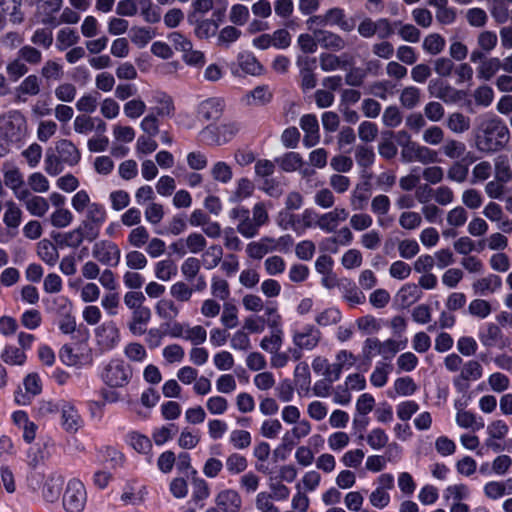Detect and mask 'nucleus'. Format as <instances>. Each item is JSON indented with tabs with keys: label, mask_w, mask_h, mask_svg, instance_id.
Segmentation results:
<instances>
[{
	"label": "nucleus",
	"mask_w": 512,
	"mask_h": 512,
	"mask_svg": "<svg viewBox=\"0 0 512 512\" xmlns=\"http://www.w3.org/2000/svg\"><path fill=\"white\" fill-rule=\"evenodd\" d=\"M509 139V129L498 117L482 119L477 128L476 146L482 152H497L507 145Z\"/></svg>",
	"instance_id": "nucleus-1"
},
{
	"label": "nucleus",
	"mask_w": 512,
	"mask_h": 512,
	"mask_svg": "<svg viewBox=\"0 0 512 512\" xmlns=\"http://www.w3.org/2000/svg\"><path fill=\"white\" fill-rule=\"evenodd\" d=\"M236 122L222 123L221 125H208L201 132V140L207 145L220 146L230 141L238 132Z\"/></svg>",
	"instance_id": "nucleus-2"
},
{
	"label": "nucleus",
	"mask_w": 512,
	"mask_h": 512,
	"mask_svg": "<svg viewBox=\"0 0 512 512\" xmlns=\"http://www.w3.org/2000/svg\"><path fill=\"white\" fill-rule=\"evenodd\" d=\"M87 501L84 484L78 479L68 481L63 494V507L66 512H82Z\"/></svg>",
	"instance_id": "nucleus-3"
},
{
	"label": "nucleus",
	"mask_w": 512,
	"mask_h": 512,
	"mask_svg": "<svg viewBox=\"0 0 512 512\" xmlns=\"http://www.w3.org/2000/svg\"><path fill=\"white\" fill-rule=\"evenodd\" d=\"M307 24L310 29H312V25L321 27L338 26L344 32H351L354 28V25L346 20L344 10L339 7L330 8L324 14L310 17Z\"/></svg>",
	"instance_id": "nucleus-4"
},
{
	"label": "nucleus",
	"mask_w": 512,
	"mask_h": 512,
	"mask_svg": "<svg viewBox=\"0 0 512 512\" xmlns=\"http://www.w3.org/2000/svg\"><path fill=\"white\" fill-rule=\"evenodd\" d=\"M132 372L123 361L111 360L104 368L102 378L110 387H123L130 378Z\"/></svg>",
	"instance_id": "nucleus-5"
},
{
	"label": "nucleus",
	"mask_w": 512,
	"mask_h": 512,
	"mask_svg": "<svg viewBox=\"0 0 512 512\" xmlns=\"http://www.w3.org/2000/svg\"><path fill=\"white\" fill-rule=\"evenodd\" d=\"M92 256L99 263L114 267L120 262L121 251L114 242L100 240L93 244Z\"/></svg>",
	"instance_id": "nucleus-6"
},
{
	"label": "nucleus",
	"mask_w": 512,
	"mask_h": 512,
	"mask_svg": "<svg viewBox=\"0 0 512 512\" xmlns=\"http://www.w3.org/2000/svg\"><path fill=\"white\" fill-rule=\"evenodd\" d=\"M316 63L317 60L313 57L301 55L297 58L296 65L300 71L301 87L303 90L313 89L317 84L316 76L314 74Z\"/></svg>",
	"instance_id": "nucleus-7"
},
{
	"label": "nucleus",
	"mask_w": 512,
	"mask_h": 512,
	"mask_svg": "<svg viewBox=\"0 0 512 512\" xmlns=\"http://www.w3.org/2000/svg\"><path fill=\"white\" fill-rule=\"evenodd\" d=\"M314 35L317 37L319 46L325 50L339 52L344 50L347 46L345 39L335 32L315 29Z\"/></svg>",
	"instance_id": "nucleus-8"
},
{
	"label": "nucleus",
	"mask_w": 512,
	"mask_h": 512,
	"mask_svg": "<svg viewBox=\"0 0 512 512\" xmlns=\"http://www.w3.org/2000/svg\"><path fill=\"white\" fill-rule=\"evenodd\" d=\"M321 339V332L313 325L305 326L302 331L295 332L293 335V343L304 350L314 349Z\"/></svg>",
	"instance_id": "nucleus-9"
},
{
	"label": "nucleus",
	"mask_w": 512,
	"mask_h": 512,
	"mask_svg": "<svg viewBox=\"0 0 512 512\" xmlns=\"http://www.w3.org/2000/svg\"><path fill=\"white\" fill-rule=\"evenodd\" d=\"M300 127L305 132L303 144L308 148L316 146L320 141L317 117L313 114L303 115L300 119Z\"/></svg>",
	"instance_id": "nucleus-10"
},
{
	"label": "nucleus",
	"mask_w": 512,
	"mask_h": 512,
	"mask_svg": "<svg viewBox=\"0 0 512 512\" xmlns=\"http://www.w3.org/2000/svg\"><path fill=\"white\" fill-rule=\"evenodd\" d=\"M428 92L445 103H453L460 98L459 92L455 88L441 80H431L428 84Z\"/></svg>",
	"instance_id": "nucleus-11"
},
{
	"label": "nucleus",
	"mask_w": 512,
	"mask_h": 512,
	"mask_svg": "<svg viewBox=\"0 0 512 512\" xmlns=\"http://www.w3.org/2000/svg\"><path fill=\"white\" fill-rule=\"evenodd\" d=\"M216 505L223 512H240L242 498L239 493L232 489L219 492L215 499Z\"/></svg>",
	"instance_id": "nucleus-12"
},
{
	"label": "nucleus",
	"mask_w": 512,
	"mask_h": 512,
	"mask_svg": "<svg viewBox=\"0 0 512 512\" xmlns=\"http://www.w3.org/2000/svg\"><path fill=\"white\" fill-rule=\"evenodd\" d=\"M278 242L272 237H262L259 241L247 245L246 252L252 259H262L266 254L277 251Z\"/></svg>",
	"instance_id": "nucleus-13"
},
{
	"label": "nucleus",
	"mask_w": 512,
	"mask_h": 512,
	"mask_svg": "<svg viewBox=\"0 0 512 512\" xmlns=\"http://www.w3.org/2000/svg\"><path fill=\"white\" fill-rule=\"evenodd\" d=\"M224 102L219 98H209L200 103L198 117L204 121L218 120L223 112Z\"/></svg>",
	"instance_id": "nucleus-14"
},
{
	"label": "nucleus",
	"mask_w": 512,
	"mask_h": 512,
	"mask_svg": "<svg viewBox=\"0 0 512 512\" xmlns=\"http://www.w3.org/2000/svg\"><path fill=\"white\" fill-rule=\"evenodd\" d=\"M6 129L7 134L11 138L20 140L27 131V121L25 116L18 110L9 112Z\"/></svg>",
	"instance_id": "nucleus-15"
},
{
	"label": "nucleus",
	"mask_w": 512,
	"mask_h": 512,
	"mask_svg": "<svg viewBox=\"0 0 512 512\" xmlns=\"http://www.w3.org/2000/svg\"><path fill=\"white\" fill-rule=\"evenodd\" d=\"M61 424L68 433H76L82 426V419L76 408L65 403L61 408Z\"/></svg>",
	"instance_id": "nucleus-16"
},
{
	"label": "nucleus",
	"mask_w": 512,
	"mask_h": 512,
	"mask_svg": "<svg viewBox=\"0 0 512 512\" xmlns=\"http://www.w3.org/2000/svg\"><path fill=\"white\" fill-rule=\"evenodd\" d=\"M41 79L30 74L26 76L21 83L15 88L16 99L18 101H26L25 96H36L41 91Z\"/></svg>",
	"instance_id": "nucleus-17"
},
{
	"label": "nucleus",
	"mask_w": 512,
	"mask_h": 512,
	"mask_svg": "<svg viewBox=\"0 0 512 512\" xmlns=\"http://www.w3.org/2000/svg\"><path fill=\"white\" fill-rule=\"evenodd\" d=\"M56 152L60 156V160L68 166H75L81 159V154L78 148L67 139H62L56 143Z\"/></svg>",
	"instance_id": "nucleus-18"
},
{
	"label": "nucleus",
	"mask_w": 512,
	"mask_h": 512,
	"mask_svg": "<svg viewBox=\"0 0 512 512\" xmlns=\"http://www.w3.org/2000/svg\"><path fill=\"white\" fill-rule=\"evenodd\" d=\"M96 336L98 343L106 350L112 349L119 342V330L114 323H105L101 325Z\"/></svg>",
	"instance_id": "nucleus-19"
},
{
	"label": "nucleus",
	"mask_w": 512,
	"mask_h": 512,
	"mask_svg": "<svg viewBox=\"0 0 512 512\" xmlns=\"http://www.w3.org/2000/svg\"><path fill=\"white\" fill-rule=\"evenodd\" d=\"M151 315V310L148 307L133 311L131 321L128 324L129 331L136 336L145 334Z\"/></svg>",
	"instance_id": "nucleus-20"
},
{
	"label": "nucleus",
	"mask_w": 512,
	"mask_h": 512,
	"mask_svg": "<svg viewBox=\"0 0 512 512\" xmlns=\"http://www.w3.org/2000/svg\"><path fill=\"white\" fill-rule=\"evenodd\" d=\"M187 19L191 25L195 26V35L200 39H206L214 36L217 32L218 24L214 20H200L198 17H196L195 13H190Z\"/></svg>",
	"instance_id": "nucleus-21"
},
{
	"label": "nucleus",
	"mask_w": 512,
	"mask_h": 512,
	"mask_svg": "<svg viewBox=\"0 0 512 512\" xmlns=\"http://www.w3.org/2000/svg\"><path fill=\"white\" fill-rule=\"evenodd\" d=\"M479 339L485 347L500 346L504 347V334L495 323H488L483 331L479 334Z\"/></svg>",
	"instance_id": "nucleus-22"
},
{
	"label": "nucleus",
	"mask_w": 512,
	"mask_h": 512,
	"mask_svg": "<svg viewBox=\"0 0 512 512\" xmlns=\"http://www.w3.org/2000/svg\"><path fill=\"white\" fill-rule=\"evenodd\" d=\"M502 286V280L498 275L489 274L486 277L476 280L472 284L473 291L476 295L485 296L492 294Z\"/></svg>",
	"instance_id": "nucleus-23"
},
{
	"label": "nucleus",
	"mask_w": 512,
	"mask_h": 512,
	"mask_svg": "<svg viewBox=\"0 0 512 512\" xmlns=\"http://www.w3.org/2000/svg\"><path fill=\"white\" fill-rule=\"evenodd\" d=\"M63 478L60 475H50L43 486L42 495L47 502L53 503L59 499L63 486Z\"/></svg>",
	"instance_id": "nucleus-24"
},
{
	"label": "nucleus",
	"mask_w": 512,
	"mask_h": 512,
	"mask_svg": "<svg viewBox=\"0 0 512 512\" xmlns=\"http://www.w3.org/2000/svg\"><path fill=\"white\" fill-rule=\"evenodd\" d=\"M59 300L62 302L59 308V311L61 313L59 329L64 334H71L76 329L75 318L71 315L72 304L66 298H60Z\"/></svg>",
	"instance_id": "nucleus-25"
},
{
	"label": "nucleus",
	"mask_w": 512,
	"mask_h": 512,
	"mask_svg": "<svg viewBox=\"0 0 512 512\" xmlns=\"http://www.w3.org/2000/svg\"><path fill=\"white\" fill-rule=\"evenodd\" d=\"M24 387L26 390V394H29L30 396H27L25 394L16 395L15 400L17 403L26 405L30 402L31 397L36 396L41 392V383L40 378L37 374L31 373L28 374L24 379Z\"/></svg>",
	"instance_id": "nucleus-26"
},
{
	"label": "nucleus",
	"mask_w": 512,
	"mask_h": 512,
	"mask_svg": "<svg viewBox=\"0 0 512 512\" xmlns=\"http://www.w3.org/2000/svg\"><path fill=\"white\" fill-rule=\"evenodd\" d=\"M37 255L49 266H54L59 259L57 247L48 239H43L38 242Z\"/></svg>",
	"instance_id": "nucleus-27"
},
{
	"label": "nucleus",
	"mask_w": 512,
	"mask_h": 512,
	"mask_svg": "<svg viewBox=\"0 0 512 512\" xmlns=\"http://www.w3.org/2000/svg\"><path fill=\"white\" fill-rule=\"evenodd\" d=\"M40 75L47 83L60 81L64 76L63 66L57 61L49 59L41 67Z\"/></svg>",
	"instance_id": "nucleus-28"
},
{
	"label": "nucleus",
	"mask_w": 512,
	"mask_h": 512,
	"mask_svg": "<svg viewBox=\"0 0 512 512\" xmlns=\"http://www.w3.org/2000/svg\"><path fill=\"white\" fill-rule=\"evenodd\" d=\"M500 69L501 60L498 57L484 59L477 68V76L483 80H490Z\"/></svg>",
	"instance_id": "nucleus-29"
},
{
	"label": "nucleus",
	"mask_w": 512,
	"mask_h": 512,
	"mask_svg": "<svg viewBox=\"0 0 512 512\" xmlns=\"http://www.w3.org/2000/svg\"><path fill=\"white\" fill-rule=\"evenodd\" d=\"M54 239L59 246L73 249L78 248L86 240L78 228L63 234H57Z\"/></svg>",
	"instance_id": "nucleus-30"
},
{
	"label": "nucleus",
	"mask_w": 512,
	"mask_h": 512,
	"mask_svg": "<svg viewBox=\"0 0 512 512\" xmlns=\"http://www.w3.org/2000/svg\"><path fill=\"white\" fill-rule=\"evenodd\" d=\"M283 344V330L271 329L268 336L263 337L260 341V348L270 354L276 353L281 349Z\"/></svg>",
	"instance_id": "nucleus-31"
},
{
	"label": "nucleus",
	"mask_w": 512,
	"mask_h": 512,
	"mask_svg": "<svg viewBox=\"0 0 512 512\" xmlns=\"http://www.w3.org/2000/svg\"><path fill=\"white\" fill-rule=\"evenodd\" d=\"M447 128L456 134H462L470 129V118L463 113H451L446 120Z\"/></svg>",
	"instance_id": "nucleus-32"
},
{
	"label": "nucleus",
	"mask_w": 512,
	"mask_h": 512,
	"mask_svg": "<svg viewBox=\"0 0 512 512\" xmlns=\"http://www.w3.org/2000/svg\"><path fill=\"white\" fill-rule=\"evenodd\" d=\"M155 312L162 320L168 322L179 315V308L172 300L163 298L157 302Z\"/></svg>",
	"instance_id": "nucleus-33"
},
{
	"label": "nucleus",
	"mask_w": 512,
	"mask_h": 512,
	"mask_svg": "<svg viewBox=\"0 0 512 512\" xmlns=\"http://www.w3.org/2000/svg\"><path fill=\"white\" fill-rule=\"evenodd\" d=\"M354 157L357 165L363 170L370 168L375 161L374 150L367 145H357L354 150Z\"/></svg>",
	"instance_id": "nucleus-34"
},
{
	"label": "nucleus",
	"mask_w": 512,
	"mask_h": 512,
	"mask_svg": "<svg viewBox=\"0 0 512 512\" xmlns=\"http://www.w3.org/2000/svg\"><path fill=\"white\" fill-rule=\"evenodd\" d=\"M239 67L243 72L251 75H260L263 71L262 65L251 53H240L238 56Z\"/></svg>",
	"instance_id": "nucleus-35"
},
{
	"label": "nucleus",
	"mask_w": 512,
	"mask_h": 512,
	"mask_svg": "<svg viewBox=\"0 0 512 512\" xmlns=\"http://www.w3.org/2000/svg\"><path fill=\"white\" fill-rule=\"evenodd\" d=\"M276 162L285 172H294L296 170H300L304 164L303 158L299 153L296 152H288L282 157L277 158Z\"/></svg>",
	"instance_id": "nucleus-36"
},
{
	"label": "nucleus",
	"mask_w": 512,
	"mask_h": 512,
	"mask_svg": "<svg viewBox=\"0 0 512 512\" xmlns=\"http://www.w3.org/2000/svg\"><path fill=\"white\" fill-rule=\"evenodd\" d=\"M399 101L402 107L406 109H413L418 106L421 101V92L415 86H407L402 89Z\"/></svg>",
	"instance_id": "nucleus-37"
},
{
	"label": "nucleus",
	"mask_w": 512,
	"mask_h": 512,
	"mask_svg": "<svg viewBox=\"0 0 512 512\" xmlns=\"http://www.w3.org/2000/svg\"><path fill=\"white\" fill-rule=\"evenodd\" d=\"M64 162L60 160L59 154L56 150L49 148L45 154L44 169L47 174L56 176L63 171Z\"/></svg>",
	"instance_id": "nucleus-38"
},
{
	"label": "nucleus",
	"mask_w": 512,
	"mask_h": 512,
	"mask_svg": "<svg viewBox=\"0 0 512 512\" xmlns=\"http://www.w3.org/2000/svg\"><path fill=\"white\" fill-rule=\"evenodd\" d=\"M369 90L373 96L386 100L388 96L395 93L396 84L390 80L375 81L370 85Z\"/></svg>",
	"instance_id": "nucleus-39"
},
{
	"label": "nucleus",
	"mask_w": 512,
	"mask_h": 512,
	"mask_svg": "<svg viewBox=\"0 0 512 512\" xmlns=\"http://www.w3.org/2000/svg\"><path fill=\"white\" fill-rule=\"evenodd\" d=\"M26 358L25 352L15 346H6L1 353V359L8 365L21 366Z\"/></svg>",
	"instance_id": "nucleus-40"
},
{
	"label": "nucleus",
	"mask_w": 512,
	"mask_h": 512,
	"mask_svg": "<svg viewBox=\"0 0 512 512\" xmlns=\"http://www.w3.org/2000/svg\"><path fill=\"white\" fill-rule=\"evenodd\" d=\"M495 178L508 182L512 178V169L508 157L506 155H499L494 159Z\"/></svg>",
	"instance_id": "nucleus-41"
},
{
	"label": "nucleus",
	"mask_w": 512,
	"mask_h": 512,
	"mask_svg": "<svg viewBox=\"0 0 512 512\" xmlns=\"http://www.w3.org/2000/svg\"><path fill=\"white\" fill-rule=\"evenodd\" d=\"M210 173L215 181L223 184L230 182L233 177L232 168L224 161L214 163Z\"/></svg>",
	"instance_id": "nucleus-42"
},
{
	"label": "nucleus",
	"mask_w": 512,
	"mask_h": 512,
	"mask_svg": "<svg viewBox=\"0 0 512 512\" xmlns=\"http://www.w3.org/2000/svg\"><path fill=\"white\" fill-rule=\"evenodd\" d=\"M445 43V39L440 34L432 33L424 38L423 49L431 55H437L443 51Z\"/></svg>",
	"instance_id": "nucleus-43"
},
{
	"label": "nucleus",
	"mask_w": 512,
	"mask_h": 512,
	"mask_svg": "<svg viewBox=\"0 0 512 512\" xmlns=\"http://www.w3.org/2000/svg\"><path fill=\"white\" fill-rule=\"evenodd\" d=\"M422 292L418 285L408 283L404 285L398 292V296L403 305H410L421 298Z\"/></svg>",
	"instance_id": "nucleus-44"
},
{
	"label": "nucleus",
	"mask_w": 512,
	"mask_h": 512,
	"mask_svg": "<svg viewBox=\"0 0 512 512\" xmlns=\"http://www.w3.org/2000/svg\"><path fill=\"white\" fill-rule=\"evenodd\" d=\"M79 40L80 37L74 30L70 28H63L57 33V48L60 51H63L68 47L77 44Z\"/></svg>",
	"instance_id": "nucleus-45"
},
{
	"label": "nucleus",
	"mask_w": 512,
	"mask_h": 512,
	"mask_svg": "<svg viewBox=\"0 0 512 512\" xmlns=\"http://www.w3.org/2000/svg\"><path fill=\"white\" fill-rule=\"evenodd\" d=\"M4 183L7 187H9L14 193L19 190L23 184L24 179L23 175L16 167L5 168L4 167Z\"/></svg>",
	"instance_id": "nucleus-46"
},
{
	"label": "nucleus",
	"mask_w": 512,
	"mask_h": 512,
	"mask_svg": "<svg viewBox=\"0 0 512 512\" xmlns=\"http://www.w3.org/2000/svg\"><path fill=\"white\" fill-rule=\"evenodd\" d=\"M177 273L176 264L170 260L159 261L155 266V276L161 281H168Z\"/></svg>",
	"instance_id": "nucleus-47"
},
{
	"label": "nucleus",
	"mask_w": 512,
	"mask_h": 512,
	"mask_svg": "<svg viewBox=\"0 0 512 512\" xmlns=\"http://www.w3.org/2000/svg\"><path fill=\"white\" fill-rule=\"evenodd\" d=\"M6 207L3 222L9 228H17L21 223L22 211L12 201L6 202Z\"/></svg>",
	"instance_id": "nucleus-48"
},
{
	"label": "nucleus",
	"mask_w": 512,
	"mask_h": 512,
	"mask_svg": "<svg viewBox=\"0 0 512 512\" xmlns=\"http://www.w3.org/2000/svg\"><path fill=\"white\" fill-rule=\"evenodd\" d=\"M221 323L227 329H232L238 326V308L232 303H225L221 314Z\"/></svg>",
	"instance_id": "nucleus-49"
},
{
	"label": "nucleus",
	"mask_w": 512,
	"mask_h": 512,
	"mask_svg": "<svg viewBox=\"0 0 512 512\" xmlns=\"http://www.w3.org/2000/svg\"><path fill=\"white\" fill-rule=\"evenodd\" d=\"M272 99V93L267 86H257L247 95L249 105H265Z\"/></svg>",
	"instance_id": "nucleus-50"
},
{
	"label": "nucleus",
	"mask_w": 512,
	"mask_h": 512,
	"mask_svg": "<svg viewBox=\"0 0 512 512\" xmlns=\"http://www.w3.org/2000/svg\"><path fill=\"white\" fill-rule=\"evenodd\" d=\"M18 58L26 65H38L42 61V53L34 46L24 45L18 51Z\"/></svg>",
	"instance_id": "nucleus-51"
},
{
	"label": "nucleus",
	"mask_w": 512,
	"mask_h": 512,
	"mask_svg": "<svg viewBox=\"0 0 512 512\" xmlns=\"http://www.w3.org/2000/svg\"><path fill=\"white\" fill-rule=\"evenodd\" d=\"M392 366L388 363H378L371 374L370 381L375 387H383L388 380Z\"/></svg>",
	"instance_id": "nucleus-52"
},
{
	"label": "nucleus",
	"mask_w": 512,
	"mask_h": 512,
	"mask_svg": "<svg viewBox=\"0 0 512 512\" xmlns=\"http://www.w3.org/2000/svg\"><path fill=\"white\" fill-rule=\"evenodd\" d=\"M441 150L446 157L450 159H457L464 155L466 151V146L461 141L455 139H448L445 141Z\"/></svg>",
	"instance_id": "nucleus-53"
},
{
	"label": "nucleus",
	"mask_w": 512,
	"mask_h": 512,
	"mask_svg": "<svg viewBox=\"0 0 512 512\" xmlns=\"http://www.w3.org/2000/svg\"><path fill=\"white\" fill-rule=\"evenodd\" d=\"M150 235L146 227L137 226L128 235V243L134 248H142L149 241Z\"/></svg>",
	"instance_id": "nucleus-54"
},
{
	"label": "nucleus",
	"mask_w": 512,
	"mask_h": 512,
	"mask_svg": "<svg viewBox=\"0 0 512 512\" xmlns=\"http://www.w3.org/2000/svg\"><path fill=\"white\" fill-rule=\"evenodd\" d=\"M241 36V31L235 26H226L222 28L217 37V45L228 48L231 43L237 41Z\"/></svg>",
	"instance_id": "nucleus-55"
},
{
	"label": "nucleus",
	"mask_w": 512,
	"mask_h": 512,
	"mask_svg": "<svg viewBox=\"0 0 512 512\" xmlns=\"http://www.w3.org/2000/svg\"><path fill=\"white\" fill-rule=\"evenodd\" d=\"M388 435L381 428L372 429L367 437L366 441L373 450H380L388 444Z\"/></svg>",
	"instance_id": "nucleus-56"
},
{
	"label": "nucleus",
	"mask_w": 512,
	"mask_h": 512,
	"mask_svg": "<svg viewBox=\"0 0 512 512\" xmlns=\"http://www.w3.org/2000/svg\"><path fill=\"white\" fill-rule=\"evenodd\" d=\"M498 43V37L495 32L484 30L477 36V46L488 54L494 50Z\"/></svg>",
	"instance_id": "nucleus-57"
},
{
	"label": "nucleus",
	"mask_w": 512,
	"mask_h": 512,
	"mask_svg": "<svg viewBox=\"0 0 512 512\" xmlns=\"http://www.w3.org/2000/svg\"><path fill=\"white\" fill-rule=\"evenodd\" d=\"M249 16V9L243 4H234L230 8L229 20L234 25H245L248 22Z\"/></svg>",
	"instance_id": "nucleus-58"
},
{
	"label": "nucleus",
	"mask_w": 512,
	"mask_h": 512,
	"mask_svg": "<svg viewBox=\"0 0 512 512\" xmlns=\"http://www.w3.org/2000/svg\"><path fill=\"white\" fill-rule=\"evenodd\" d=\"M295 383L300 389L309 391L310 389V370L309 366L305 362L297 364L294 371Z\"/></svg>",
	"instance_id": "nucleus-59"
},
{
	"label": "nucleus",
	"mask_w": 512,
	"mask_h": 512,
	"mask_svg": "<svg viewBox=\"0 0 512 512\" xmlns=\"http://www.w3.org/2000/svg\"><path fill=\"white\" fill-rule=\"evenodd\" d=\"M226 468L231 474H240L248 467L246 457L238 453L230 454L226 459Z\"/></svg>",
	"instance_id": "nucleus-60"
},
{
	"label": "nucleus",
	"mask_w": 512,
	"mask_h": 512,
	"mask_svg": "<svg viewBox=\"0 0 512 512\" xmlns=\"http://www.w3.org/2000/svg\"><path fill=\"white\" fill-rule=\"evenodd\" d=\"M223 249L220 245H211L203 254L204 264L207 269H213L221 263Z\"/></svg>",
	"instance_id": "nucleus-61"
},
{
	"label": "nucleus",
	"mask_w": 512,
	"mask_h": 512,
	"mask_svg": "<svg viewBox=\"0 0 512 512\" xmlns=\"http://www.w3.org/2000/svg\"><path fill=\"white\" fill-rule=\"evenodd\" d=\"M465 17L468 24L475 28L484 27L488 21L486 11L478 7L468 9Z\"/></svg>",
	"instance_id": "nucleus-62"
},
{
	"label": "nucleus",
	"mask_w": 512,
	"mask_h": 512,
	"mask_svg": "<svg viewBox=\"0 0 512 512\" xmlns=\"http://www.w3.org/2000/svg\"><path fill=\"white\" fill-rule=\"evenodd\" d=\"M26 209L34 216L42 217L49 209L47 200L40 196H33L29 198L26 203Z\"/></svg>",
	"instance_id": "nucleus-63"
},
{
	"label": "nucleus",
	"mask_w": 512,
	"mask_h": 512,
	"mask_svg": "<svg viewBox=\"0 0 512 512\" xmlns=\"http://www.w3.org/2000/svg\"><path fill=\"white\" fill-rule=\"evenodd\" d=\"M29 71L28 66L20 59L10 61L6 66V72L12 81H17Z\"/></svg>",
	"instance_id": "nucleus-64"
}]
</instances>
